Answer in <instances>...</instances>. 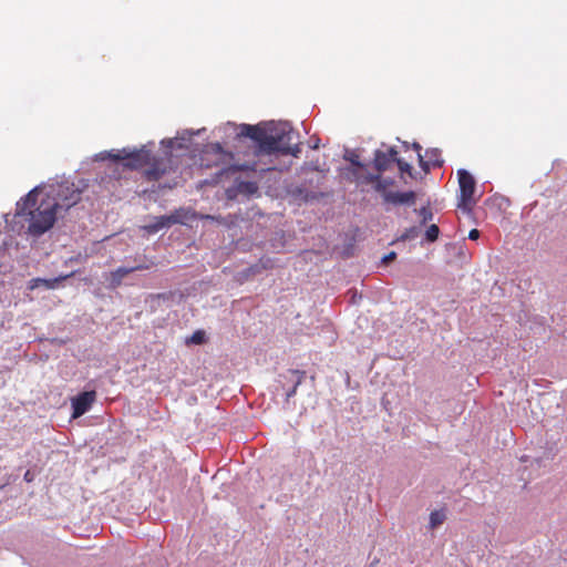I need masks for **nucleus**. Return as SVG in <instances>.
Wrapping results in <instances>:
<instances>
[{
    "label": "nucleus",
    "mask_w": 567,
    "mask_h": 567,
    "mask_svg": "<svg viewBox=\"0 0 567 567\" xmlns=\"http://www.w3.org/2000/svg\"><path fill=\"white\" fill-rule=\"evenodd\" d=\"M66 277L68 276L62 277V279H65ZM60 280H61V278H55L53 280H50V279H35L34 281L42 284L48 289H53L55 287V284L59 282Z\"/></svg>",
    "instance_id": "20"
},
{
    "label": "nucleus",
    "mask_w": 567,
    "mask_h": 567,
    "mask_svg": "<svg viewBox=\"0 0 567 567\" xmlns=\"http://www.w3.org/2000/svg\"><path fill=\"white\" fill-rule=\"evenodd\" d=\"M458 183L461 189V203L460 207L465 210L472 209L476 200L473 198L475 193V179L467 171L458 172Z\"/></svg>",
    "instance_id": "6"
},
{
    "label": "nucleus",
    "mask_w": 567,
    "mask_h": 567,
    "mask_svg": "<svg viewBox=\"0 0 567 567\" xmlns=\"http://www.w3.org/2000/svg\"><path fill=\"white\" fill-rule=\"evenodd\" d=\"M239 134L256 142L259 154L279 153L297 156L300 153L299 145L293 143L296 133L286 124L274 122L258 125L243 124Z\"/></svg>",
    "instance_id": "1"
},
{
    "label": "nucleus",
    "mask_w": 567,
    "mask_h": 567,
    "mask_svg": "<svg viewBox=\"0 0 567 567\" xmlns=\"http://www.w3.org/2000/svg\"><path fill=\"white\" fill-rule=\"evenodd\" d=\"M200 219H210V220H217V221H220L221 218L220 217H215V216H212V215H200L199 217Z\"/></svg>",
    "instance_id": "28"
},
{
    "label": "nucleus",
    "mask_w": 567,
    "mask_h": 567,
    "mask_svg": "<svg viewBox=\"0 0 567 567\" xmlns=\"http://www.w3.org/2000/svg\"><path fill=\"white\" fill-rule=\"evenodd\" d=\"M414 147H415L416 150H420V148H421L419 144H414Z\"/></svg>",
    "instance_id": "32"
},
{
    "label": "nucleus",
    "mask_w": 567,
    "mask_h": 567,
    "mask_svg": "<svg viewBox=\"0 0 567 567\" xmlns=\"http://www.w3.org/2000/svg\"><path fill=\"white\" fill-rule=\"evenodd\" d=\"M419 233L420 229L417 227H411L404 235H402V239H414L419 236Z\"/></svg>",
    "instance_id": "21"
},
{
    "label": "nucleus",
    "mask_w": 567,
    "mask_h": 567,
    "mask_svg": "<svg viewBox=\"0 0 567 567\" xmlns=\"http://www.w3.org/2000/svg\"><path fill=\"white\" fill-rule=\"evenodd\" d=\"M480 237V231L477 229H472L468 234V238L472 240H476Z\"/></svg>",
    "instance_id": "27"
},
{
    "label": "nucleus",
    "mask_w": 567,
    "mask_h": 567,
    "mask_svg": "<svg viewBox=\"0 0 567 567\" xmlns=\"http://www.w3.org/2000/svg\"><path fill=\"white\" fill-rule=\"evenodd\" d=\"M96 400V392L94 390L92 391H85L76 395L72 399V417L78 419L85 414L93 405V403Z\"/></svg>",
    "instance_id": "7"
},
{
    "label": "nucleus",
    "mask_w": 567,
    "mask_h": 567,
    "mask_svg": "<svg viewBox=\"0 0 567 567\" xmlns=\"http://www.w3.org/2000/svg\"><path fill=\"white\" fill-rule=\"evenodd\" d=\"M321 331H323L326 333V342L329 346L334 344V342L337 341L338 334H337V331H336L334 327L332 326V323L324 322L323 324H321Z\"/></svg>",
    "instance_id": "14"
},
{
    "label": "nucleus",
    "mask_w": 567,
    "mask_h": 567,
    "mask_svg": "<svg viewBox=\"0 0 567 567\" xmlns=\"http://www.w3.org/2000/svg\"><path fill=\"white\" fill-rule=\"evenodd\" d=\"M59 214L56 203L52 198H45L38 188L30 190L17 203V216L25 217L29 221L28 230L33 236L48 231Z\"/></svg>",
    "instance_id": "2"
},
{
    "label": "nucleus",
    "mask_w": 567,
    "mask_h": 567,
    "mask_svg": "<svg viewBox=\"0 0 567 567\" xmlns=\"http://www.w3.org/2000/svg\"><path fill=\"white\" fill-rule=\"evenodd\" d=\"M427 161H423L422 155L419 154L421 167L424 171H430V167L441 166L443 161L440 158V153L437 150H431L426 152Z\"/></svg>",
    "instance_id": "13"
},
{
    "label": "nucleus",
    "mask_w": 567,
    "mask_h": 567,
    "mask_svg": "<svg viewBox=\"0 0 567 567\" xmlns=\"http://www.w3.org/2000/svg\"><path fill=\"white\" fill-rule=\"evenodd\" d=\"M105 157L118 162L124 161V167L128 169H138L146 165H152L145 171L148 181H158L166 173V165L163 161L155 159L152 153L142 147L140 150L126 151H110L105 153Z\"/></svg>",
    "instance_id": "3"
},
{
    "label": "nucleus",
    "mask_w": 567,
    "mask_h": 567,
    "mask_svg": "<svg viewBox=\"0 0 567 567\" xmlns=\"http://www.w3.org/2000/svg\"><path fill=\"white\" fill-rule=\"evenodd\" d=\"M132 272H134V269H130V267H118L116 270L111 271L107 277L109 287L116 289L122 285L123 279Z\"/></svg>",
    "instance_id": "10"
},
{
    "label": "nucleus",
    "mask_w": 567,
    "mask_h": 567,
    "mask_svg": "<svg viewBox=\"0 0 567 567\" xmlns=\"http://www.w3.org/2000/svg\"><path fill=\"white\" fill-rule=\"evenodd\" d=\"M237 189L239 193L251 195L258 190V185L255 182H240Z\"/></svg>",
    "instance_id": "17"
},
{
    "label": "nucleus",
    "mask_w": 567,
    "mask_h": 567,
    "mask_svg": "<svg viewBox=\"0 0 567 567\" xmlns=\"http://www.w3.org/2000/svg\"><path fill=\"white\" fill-rule=\"evenodd\" d=\"M290 373H291L292 375H296V377L298 378V380H297L296 384H299V383H300V377L298 375V372H297V371H291ZM296 386H297V385H295V386H293V389L291 390V392H288V393H287V395H288V396H291V395L295 393V391H296Z\"/></svg>",
    "instance_id": "26"
},
{
    "label": "nucleus",
    "mask_w": 567,
    "mask_h": 567,
    "mask_svg": "<svg viewBox=\"0 0 567 567\" xmlns=\"http://www.w3.org/2000/svg\"><path fill=\"white\" fill-rule=\"evenodd\" d=\"M419 213L420 216L422 217V224H425L427 220H431L433 218L432 212L426 207H422Z\"/></svg>",
    "instance_id": "22"
},
{
    "label": "nucleus",
    "mask_w": 567,
    "mask_h": 567,
    "mask_svg": "<svg viewBox=\"0 0 567 567\" xmlns=\"http://www.w3.org/2000/svg\"><path fill=\"white\" fill-rule=\"evenodd\" d=\"M361 183H373L377 192L381 193L384 197V193H390L388 188L393 184L392 179H383L380 175L368 174Z\"/></svg>",
    "instance_id": "12"
},
{
    "label": "nucleus",
    "mask_w": 567,
    "mask_h": 567,
    "mask_svg": "<svg viewBox=\"0 0 567 567\" xmlns=\"http://www.w3.org/2000/svg\"><path fill=\"white\" fill-rule=\"evenodd\" d=\"M395 258H396V254L394 251H391L390 254H388L386 256L383 257L382 262L384 265H388L391 261H393Z\"/></svg>",
    "instance_id": "24"
},
{
    "label": "nucleus",
    "mask_w": 567,
    "mask_h": 567,
    "mask_svg": "<svg viewBox=\"0 0 567 567\" xmlns=\"http://www.w3.org/2000/svg\"><path fill=\"white\" fill-rule=\"evenodd\" d=\"M439 234H440L439 227L435 224H433L426 229L425 237L429 241L433 243L437 239Z\"/></svg>",
    "instance_id": "19"
},
{
    "label": "nucleus",
    "mask_w": 567,
    "mask_h": 567,
    "mask_svg": "<svg viewBox=\"0 0 567 567\" xmlns=\"http://www.w3.org/2000/svg\"><path fill=\"white\" fill-rule=\"evenodd\" d=\"M257 268H258V265H255L254 267H251V270H252L254 272H256V271H258V270H257Z\"/></svg>",
    "instance_id": "31"
},
{
    "label": "nucleus",
    "mask_w": 567,
    "mask_h": 567,
    "mask_svg": "<svg viewBox=\"0 0 567 567\" xmlns=\"http://www.w3.org/2000/svg\"><path fill=\"white\" fill-rule=\"evenodd\" d=\"M152 265H153V262H151L150 265L148 264H141V265H137V266H134V267H130V269H134V271L145 270V269H150Z\"/></svg>",
    "instance_id": "25"
},
{
    "label": "nucleus",
    "mask_w": 567,
    "mask_h": 567,
    "mask_svg": "<svg viewBox=\"0 0 567 567\" xmlns=\"http://www.w3.org/2000/svg\"><path fill=\"white\" fill-rule=\"evenodd\" d=\"M346 158L351 162L353 168H352V178L353 181L361 183L364 177L368 175L365 168L359 163L358 158L359 156L354 153H349Z\"/></svg>",
    "instance_id": "11"
},
{
    "label": "nucleus",
    "mask_w": 567,
    "mask_h": 567,
    "mask_svg": "<svg viewBox=\"0 0 567 567\" xmlns=\"http://www.w3.org/2000/svg\"><path fill=\"white\" fill-rule=\"evenodd\" d=\"M446 516L443 512L435 511L430 515V528L435 529L440 525H442L445 520Z\"/></svg>",
    "instance_id": "16"
},
{
    "label": "nucleus",
    "mask_w": 567,
    "mask_h": 567,
    "mask_svg": "<svg viewBox=\"0 0 567 567\" xmlns=\"http://www.w3.org/2000/svg\"><path fill=\"white\" fill-rule=\"evenodd\" d=\"M24 480L30 482L31 478H30V471H28L25 474H24Z\"/></svg>",
    "instance_id": "29"
},
{
    "label": "nucleus",
    "mask_w": 567,
    "mask_h": 567,
    "mask_svg": "<svg viewBox=\"0 0 567 567\" xmlns=\"http://www.w3.org/2000/svg\"><path fill=\"white\" fill-rule=\"evenodd\" d=\"M81 189L73 183L62 182L51 186L44 197L52 198L56 203V210L61 214L81 200Z\"/></svg>",
    "instance_id": "4"
},
{
    "label": "nucleus",
    "mask_w": 567,
    "mask_h": 567,
    "mask_svg": "<svg viewBox=\"0 0 567 567\" xmlns=\"http://www.w3.org/2000/svg\"><path fill=\"white\" fill-rule=\"evenodd\" d=\"M384 200L386 203L400 205V204H414L415 193L414 192H391L384 193Z\"/></svg>",
    "instance_id": "9"
},
{
    "label": "nucleus",
    "mask_w": 567,
    "mask_h": 567,
    "mask_svg": "<svg viewBox=\"0 0 567 567\" xmlns=\"http://www.w3.org/2000/svg\"><path fill=\"white\" fill-rule=\"evenodd\" d=\"M317 147H319V140H317V141L315 142V144H313V148H317Z\"/></svg>",
    "instance_id": "30"
},
{
    "label": "nucleus",
    "mask_w": 567,
    "mask_h": 567,
    "mask_svg": "<svg viewBox=\"0 0 567 567\" xmlns=\"http://www.w3.org/2000/svg\"><path fill=\"white\" fill-rule=\"evenodd\" d=\"M396 154L398 153L394 148H390L388 153L377 151L375 157H374V164H375V168L378 169V172L382 173V172L386 171L390 167V165L393 162H395Z\"/></svg>",
    "instance_id": "8"
},
{
    "label": "nucleus",
    "mask_w": 567,
    "mask_h": 567,
    "mask_svg": "<svg viewBox=\"0 0 567 567\" xmlns=\"http://www.w3.org/2000/svg\"><path fill=\"white\" fill-rule=\"evenodd\" d=\"M395 162L402 173H408L411 175L412 167L410 164L403 162L402 159H398V158L395 159Z\"/></svg>",
    "instance_id": "23"
},
{
    "label": "nucleus",
    "mask_w": 567,
    "mask_h": 567,
    "mask_svg": "<svg viewBox=\"0 0 567 567\" xmlns=\"http://www.w3.org/2000/svg\"><path fill=\"white\" fill-rule=\"evenodd\" d=\"M207 156L224 157L226 156V153L224 152L223 146L219 143H213L209 144L207 148L204 151L203 161H206Z\"/></svg>",
    "instance_id": "15"
},
{
    "label": "nucleus",
    "mask_w": 567,
    "mask_h": 567,
    "mask_svg": "<svg viewBox=\"0 0 567 567\" xmlns=\"http://www.w3.org/2000/svg\"><path fill=\"white\" fill-rule=\"evenodd\" d=\"M206 341V334L203 330L195 331L187 340L188 344H203Z\"/></svg>",
    "instance_id": "18"
},
{
    "label": "nucleus",
    "mask_w": 567,
    "mask_h": 567,
    "mask_svg": "<svg viewBox=\"0 0 567 567\" xmlns=\"http://www.w3.org/2000/svg\"><path fill=\"white\" fill-rule=\"evenodd\" d=\"M195 214L185 209H177L171 215H163L154 218V223L144 226V229L150 234H155L164 227H169L174 224H183L186 219L195 218Z\"/></svg>",
    "instance_id": "5"
}]
</instances>
